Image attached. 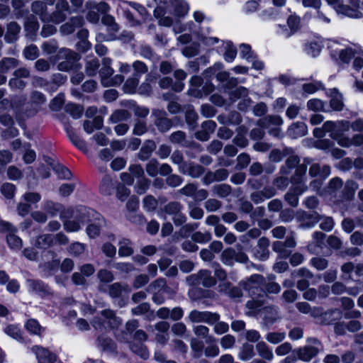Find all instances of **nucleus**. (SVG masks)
Instances as JSON below:
<instances>
[{
	"instance_id": "f257e3e1",
	"label": "nucleus",
	"mask_w": 363,
	"mask_h": 363,
	"mask_svg": "<svg viewBox=\"0 0 363 363\" xmlns=\"http://www.w3.org/2000/svg\"><path fill=\"white\" fill-rule=\"evenodd\" d=\"M246 186L254 190L250 195V199L255 204L263 203L265 200L274 197L277 194L275 187L272 186H266L262 189L263 184L260 179L249 178L247 181Z\"/></svg>"
},
{
	"instance_id": "f03ea898",
	"label": "nucleus",
	"mask_w": 363,
	"mask_h": 363,
	"mask_svg": "<svg viewBox=\"0 0 363 363\" xmlns=\"http://www.w3.org/2000/svg\"><path fill=\"white\" fill-rule=\"evenodd\" d=\"M79 59L80 55L78 53L66 48H60L57 54L51 58L54 62L62 60L57 65L58 70L62 72H69L74 69L75 64Z\"/></svg>"
},
{
	"instance_id": "7ed1b4c3",
	"label": "nucleus",
	"mask_w": 363,
	"mask_h": 363,
	"mask_svg": "<svg viewBox=\"0 0 363 363\" xmlns=\"http://www.w3.org/2000/svg\"><path fill=\"white\" fill-rule=\"evenodd\" d=\"M111 60L108 57H104L102 60V67L99 70L101 83L105 86H118L124 81V77L121 74H116L112 77L114 70L111 67Z\"/></svg>"
},
{
	"instance_id": "20e7f679",
	"label": "nucleus",
	"mask_w": 363,
	"mask_h": 363,
	"mask_svg": "<svg viewBox=\"0 0 363 363\" xmlns=\"http://www.w3.org/2000/svg\"><path fill=\"white\" fill-rule=\"evenodd\" d=\"M263 284H264V277L258 274H253L240 283V285L248 292L250 297L263 296Z\"/></svg>"
},
{
	"instance_id": "39448f33",
	"label": "nucleus",
	"mask_w": 363,
	"mask_h": 363,
	"mask_svg": "<svg viewBox=\"0 0 363 363\" xmlns=\"http://www.w3.org/2000/svg\"><path fill=\"white\" fill-rule=\"evenodd\" d=\"M330 167L328 164L312 163L308 170V174L311 177L317 179L311 182V186L316 189H320L322 181L330 174Z\"/></svg>"
},
{
	"instance_id": "423d86ee",
	"label": "nucleus",
	"mask_w": 363,
	"mask_h": 363,
	"mask_svg": "<svg viewBox=\"0 0 363 363\" xmlns=\"http://www.w3.org/2000/svg\"><path fill=\"white\" fill-rule=\"evenodd\" d=\"M151 116L153 118L154 125L161 133L168 132L173 126L172 120L167 117V113L164 109H152Z\"/></svg>"
},
{
	"instance_id": "0eeeda50",
	"label": "nucleus",
	"mask_w": 363,
	"mask_h": 363,
	"mask_svg": "<svg viewBox=\"0 0 363 363\" xmlns=\"http://www.w3.org/2000/svg\"><path fill=\"white\" fill-rule=\"evenodd\" d=\"M220 318L218 313L211 311H200L198 310H192L188 315L189 320L192 323H206L213 325Z\"/></svg>"
},
{
	"instance_id": "6e6552de",
	"label": "nucleus",
	"mask_w": 363,
	"mask_h": 363,
	"mask_svg": "<svg viewBox=\"0 0 363 363\" xmlns=\"http://www.w3.org/2000/svg\"><path fill=\"white\" fill-rule=\"evenodd\" d=\"M183 206L179 201H170L164 206V211L172 216V220L176 226H180L186 222L187 217L182 213Z\"/></svg>"
},
{
	"instance_id": "1a4fd4ad",
	"label": "nucleus",
	"mask_w": 363,
	"mask_h": 363,
	"mask_svg": "<svg viewBox=\"0 0 363 363\" xmlns=\"http://www.w3.org/2000/svg\"><path fill=\"white\" fill-rule=\"evenodd\" d=\"M260 315L262 317L260 324L263 328L267 330L281 318L279 308L274 305L263 307Z\"/></svg>"
},
{
	"instance_id": "9d476101",
	"label": "nucleus",
	"mask_w": 363,
	"mask_h": 363,
	"mask_svg": "<svg viewBox=\"0 0 363 363\" xmlns=\"http://www.w3.org/2000/svg\"><path fill=\"white\" fill-rule=\"evenodd\" d=\"M67 13H71V9L67 0H58L55 4V10L48 15V22L59 24L67 18Z\"/></svg>"
},
{
	"instance_id": "9b49d317",
	"label": "nucleus",
	"mask_w": 363,
	"mask_h": 363,
	"mask_svg": "<svg viewBox=\"0 0 363 363\" xmlns=\"http://www.w3.org/2000/svg\"><path fill=\"white\" fill-rule=\"evenodd\" d=\"M350 4H338L335 6L337 13L350 18H361L363 16L359 11V0H349Z\"/></svg>"
},
{
	"instance_id": "f8f14e48",
	"label": "nucleus",
	"mask_w": 363,
	"mask_h": 363,
	"mask_svg": "<svg viewBox=\"0 0 363 363\" xmlns=\"http://www.w3.org/2000/svg\"><path fill=\"white\" fill-rule=\"evenodd\" d=\"M322 218V215L317 212L309 213L307 211L298 212L297 220L300 223L299 228H310L313 227Z\"/></svg>"
},
{
	"instance_id": "ddd939ff",
	"label": "nucleus",
	"mask_w": 363,
	"mask_h": 363,
	"mask_svg": "<svg viewBox=\"0 0 363 363\" xmlns=\"http://www.w3.org/2000/svg\"><path fill=\"white\" fill-rule=\"evenodd\" d=\"M218 291L235 301H240L243 296L241 287L240 286H233L230 281L220 284L218 285Z\"/></svg>"
},
{
	"instance_id": "4468645a",
	"label": "nucleus",
	"mask_w": 363,
	"mask_h": 363,
	"mask_svg": "<svg viewBox=\"0 0 363 363\" xmlns=\"http://www.w3.org/2000/svg\"><path fill=\"white\" fill-rule=\"evenodd\" d=\"M26 284L30 292L41 298H45L51 294L49 286L42 280L28 279L26 281Z\"/></svg>"
},
{
	"instance_id": "2eb2a0df",
	"label": "nucleus",
	"mask_w": 363,
	"mask_h": 363,
	"mask_svg": "<svg viewBox=\"0 0 363 363\" xmlns=\"http://www.w3.org/2000/svg\"><path fill=\"white\" fill-rule=\"evenodd\" d=\"M270 241L267 237H262L257 240V245L252 249L254 257L260 260L265 261L269 257V247Z\"/></svg>"
},
{
	"instance_id": "dca6fc26",
	"label": "nucleus",
	"mask_w": 363,
	"mask_h": 363,
	"mask_svg": "<svg viewBox=\"0 0 363 363\" xmlns=\"http://www.w3.org/2000/svg\"><path fill=\"white\" fill-rule=\"evenodd\" d=\"M228 176V170L224 168L218 169L215 171L208 170L202 178V182L205 185H209L214 182L225 181Z\"/></svg>"
},
{
	"instance_id": "f3484780",
	"label": "nucleus",
	"mask_w": 363,
	"mask_h": 363,
	"mask_svg": "<svg viewBox=\"0 0 363 363\" xmlns=\"http://www.w3.org/2000/svg\"><path fill=\"white\" fill-rule=\"evenodd\" d=\"M84 23V19L82 16H72L68 21L60 27V33L62 35L72 34L77 28H82Z\"/></svg>"
},
{
	"instance_id": "a211bd4d",
	"label": "nucleus",
	"mask_w": 363,
	"mask_h": 363,
	"mask_svg": "<svg viewBox=\"0 0 363 363\" xmlns=\"http://www.w3.org/2000/svg\"><path fill=\"white\" fill-rule=\"evenodd\" d=\"M60 213L62 219L67 220L72 218H75L80 220L82 223H84L85 221L86 215L89 214L90 212L87 211L85 207L80 206L77 208H68L65 209L62 208Z\"/></svg>"
},
{
	"instance_id": "6ab92c4d",
	"label": "nucleus",
	"mask_w": 363,
	"mask_h": 363,
	"mask_svg": "<svg viewBox=\"0 0 363 363\" xmlns=\"http://www.w3.org/2000/svg\"><path fill=\"white\" fill-rule=\"evenodd\" d=\"M169 140L173 144H178L186 147H192L194 148L198 149L199 151L202 150L200 144L195 142H188L186 140V134L182 130H177L172 133L169 136Z\"/></svg>"
},
{
	"instance_id": "aec40b11",
	"label": "nucleus",
	"mask_w": 363,
	"mask_h": 363,
	"mask_svg": "<svg viewBox=\"0 0 363 363\" xmlns=\"http://www.w3.org/2000/svg\"><path fill=\"white\" fill-rule=\"evenodd\" d=\"M206 172V168L201 164L193 162H189L182 168L180 167L181 174L188 175L193 179H198L203 175L204 176Z\"/></svg>"
},
{
	"instance_id": "412c9836",
	"label": "nucleus",
	"mask_w": 363,
	"mask_h": 363,
	"mask_svg": "<svg viewBox=\"0 0 363 363\" xmlns=\"http://www.w3.org/2000/svg\"><path fill=\"white\" fill-rule=\"evenodd\" d=\"M262 296L251 297V299L245 303V315L249 317H255L261 313L262 308L264 304V300Z\"/></svg>"
},
{
	"instance_id": "4be33fe9",
	"label": "nucleus",
	"mask_w": 363,
	"mask_h": 363,
	"mask_svg": "<svg viewBox=\"0 0 363 363\" xmlns=\"http://www.w3.org/2000/svg\"><path fill=\"white\" fill-rule=\"evenodd\" d=\"M35 353L38 363H55L57 356L46 348L35 345L31 348Z\"/></svg>"
},
{
	"instance_id": "5701e85b",
	"label": "nucleus",
	"mask_w": 363,
	"mask_h": 363,
	"mask_svg": "<svg viewBox=\"0 0 363 363\" xmlns=\"http://www.w3.org/2000/svg\"><path fill=\"white\" fill-rule=\"evenodd\" d=\"M359 188L358 184L354 180H347L341 191L340 198L335 199V203H340L344 201H351L354 196L355 191Z\"/></svg>"
},
{
	"instance_id": "b1692460",
	"label": "nucleus",
	"mask_w": 363,
	"mask_h": 363,
	"mask_svg": "<svg viewBox=\"0 0 363 363\" xmlns=\"http://www.w3.org/2000/svg\"><path fill=\"white\" fill-rule=\"evenodd\" d=\"M283 123L282 118L279 115H268L259 119L257 125L262 128H271L281 126Z\"/></svg>"
},
{
	"instance_id": "393cba45",
	"label": "nucleus",
	"mask_w": 363,
	"mask_h": 363,
	"mask_svg": "<svg viewBox=\"0 0 363 363\" xmlns=\"http://www.w3.org/2000/svg\"><path fill=\"white\" fill-rule=\"evenodd\" d=\"M318 349L314 346H305L295 350L298 359L309 362L318 354Z\"/></svg>"
},
{
	"instance_id": "a878e982",
	"label": "nucleus",
	"mask_w": 363,
	"mask_h": 363,
	"mask_svg": "<svg viewBox=\"0 0 363 363\" xmlns=\"http://www.w3.org/2000/svg\"><path fill=\"white\" fill-rule=\"evenodd\" d=\"M342 318V311L340 309H331L326 312L323 313L320 318L319 324L321 325H331L335 323L337 320Z\"/></svg>"
},
{
	"instance_id": "bb28decb",
	"label": "nucleus",
	"mask_w": 363,
	"mask_h": 363,
	"mask_svg": "<svg viewBox=\"0 0 363 363\" xmlns=\"http://www.w3.org/2000/svg\"><path fill=\"white\" fill-rule=\"evenodd\" d=\"M311 163L309 158H305L303 164H298L296 167L295 172L291 177V182L293 184H300L303 182V178L306 176L307 171V166Z\"/></svg>"
},
{
	"instance_id": "cd10ccee",
	"label": "nucleus",
	"mask_w": 363,
	"mask_h": 363,
	"mask_svg": "<svg viewBox=\"0 0 363 363\" xmlns=\"http://www.w3.org/2000/svg\"><path fill=\"white\" fill-rule=\"evenodd\" d=\"M21 30V26L15 22L11 21L6 26V33L4 36L6 42L13 43L18 38V35Z\"/></svg>"
},
{
	"instance_id": "c85d7f7f",
	"label": "nucleus",
	"mask_w": 363,
	"mask_h": 363,
	"mask_svg": "<svg viewBox=\"0 0 363 363\" xmlns=\"http://www.w3.org/2000/svg\"><path fill=\"white\" fill-rule=\"evenodd\" d=\"M156 143L152 140H147L138 153V158L141 161H146L150 158L156 149Z\"/></svg>"
},
{
	"instance_id": "c756f323",
	"label": "nucleus",
	"mask_w": 363,
	"mask_h": 363,
	"mask_svg": "<svg viewBox=\"0 0 363 363\" xmlns=\"http://www.w3.org/2000/svg\"><path fill=\"white\" fill-rule=\"evenodd\" d=\"M60 264V259H53L51 261L40 263L38 267L40 269L43 276L48 277L52 276L57 271Z\"/></svg>"
},
{
	"instance_id": "7c9ffc66",
	"label": "nucleus",
	"mask_w": 363,
	"mask_h": 363,
	"mask_svg": "<svg viewBox=\"0 0 363 363\" xmlns=\"http://www.w3.org/2000/svg\"><path fill=\"white\" fill-rule=\"evenodd\" d=\"M24 28L26 32V35L30 38L35 36L39 29V23L35 16L30 14L27 16L24 22Z\"/></svg>"
},
{
	"instance_id": "2f4dec72",
	"label": "nucleus",
	"mask_w": 363,
	"mask_h": 363,
	"mask_svg": "<svg viewBox=\"0 0 363 363\" xmlns=\"http://www.w3.org/2000/svg\"><path fill=\"white\" fill-rule=\"evenodd\" d=\"M31 11L39 16L42 22H48V7L46 4L41 1H35L31 4Z\"/></svg>"
},
{
	"instance_id": "473e14b6",
	"label": "nucleus",
	"mask_w": 363,
	"mask_h": 363,
	"mask_svg": "<svg viewBox=\"0 0 363 363\" xmlns=\"http://www.w3.org/2000/svg\"><path fill=\"white\" fill-rule=\"evenodd\" d=\"M300 163V158L298 155H292L288 157L284 164L279 169V174L289 175L292 169Z\"/></svg>"
},
{
	"instance_id": "72a5a7b5",
	"label": "nucleus",
	"mask_w": 363,
	"mask_h": 363,
	"mask_svg": "<svg viewBox=\"0 0 363 363\" xmlns=\"http://www.w3.org/2000/svg\"><path fill=\"white\" fill-rule=\"evenodd\" d=\"M131 312L135 315H143L148 320H152L155 318L154 311L150 309V305L147 302L142 303L132 308Z\"/></svg>"
},
{
	"instance_id": "f704fd0d",
	"label": "nucleus",
	"mask_w": 363,
	"mask_h": 363,
	"mask_svg": "<svg viewBox=\"0 0 363 363\" xmlns=\"http://www.w3.org/2000/svg\"><path fill=\"white\" fill-rule=\"evenodd\" d=\"M129 288L125 284L116 282L108 286V294L112 298H120L123 293H128Z\"/></svg>"
},
{
	"instance_id": "c9c22d12",
	"label": "nucleus",
	"mask_w": 363,
	"mask_h": 363,
	"mask_svg": "<svg viewBox=\"0 0 363 363\" xmlns=\"http://www.w3.org/2000/svg\"><path fill=\"white\" fill-rule=\"evenodd\" d=\"M255 355L254 345L249 342H244L239 349L238 358L243 362L252 359Z\"/></svg>"
},
{
	"instance_id": "e433bc0d",
	"label": "nucleus",
	"mask_w": 363,
	"mask_h": 363,
	"mask_svg": "<svg viewBox=\"0 0 363 363\" xmlns=\"http://www.w3.org/2000/svg\"><path fill=\"white\" fill-rule=\"evenodd\" d=\"M133 243L128 238H122L118 242V255L120 257H129L133 255Z\"/></svg>"
},
{
	"instance_id": "4c0bfd02",
	"label": "nucleus",
	"mask_w": 363,
	"mask_h": 363,
	"mask_svg": "<svg viewBox=\"0 0 363 363\" xmlns=\"http://www.w3.org/2000/svg\"><path fill=\"white\" fill-rule=\"evenodd\" d=\"M101 314L105 318L111 328H117L122 323V320L119 317H117L115 312L112 310H104L101 312Z\"/></svg>"
},
{
	"instance_id": "58836bf2",
	"label": "nucleus",
	"mask_w": 363,
	"mask_h": 363,
	"mask_svg": "<svg viewBox=\"0 0 363 363\" xmlns=\"http://www.w3.org/2000/svg\"><path fill=\"white\" fill-rule=\"evenodd\" d=\"M256 350L259 356L262 359L271 361L274 358L272 350L264 341L258 342L255 345Z\"/></svg>"
},
{
	"instance_id": "ea45409f",
	"label": "nucleus",
	"mask_w": 363,
	"mask_h": 363,
	"mask_svg": "<svg viewBox=\"0 0 363 363\" xmlns=\"http://www.w3.org/2000/svg\"><path fill=\"white\" fill-rule=\"evenodd\" d=\"M209 328L203 325H198L193 327V332L197 337H202L206 340V343L216 342V339L209 335Z\"/></svg>"
},
{
	"instance_id": "a19ab883",
	"label": "nucleus",
	"mask_w": 363,
	"mask_h": 363,
	"mask_svg": "<svg viewBox=\"0 0 363 363\" xmlns=\"http://www.w3.org/2000/svg\"><path fill=\"white\" fill-rule=\"evenodd\" d=\"M299 187L290 189L284 195V200L291 207H297L298 205V196L303 193Z\"/></svg>"
},
{
	"instance_id": "79ce46f5",
	"label": "nucleus",
	"mask_w": 363,
	"mask_h": 363,
	"mask_svg": "<svg viewBox=\"0 0 363 363\" xmlns=\"http://www.w3.org/2000/svg\"><path fill=\"white\" fill-rule=\"evenodd\" d=\"M147 291H163L170 293L172 291L169 286H167L166 279L164 278H158L151 282L147 288Z\"/></svg>"
},
{
	"instance_id": "37998d69",
	"label": "nucleus",
	"mask_w": 363,
	"mask_h": 363,
	"mask_svg": "<svg viewBox=\"0 0 363 363\" xmlns=\"http://www.w3.org/2000/svg\"><path fill=\"white\" fill-rule=\"evenodd\" d=\"M100 66L99 60L94 57H87L85 64V72L89 77L95 76Z\"/></svg>"
},
{
	"instance_id": "c03bdc74",
	"label": "nucleus",
	"mask_w": 363,
	"mask_h": 363,
	"mask_svg": "<svg viewBox=\"0 0 363 363\" xmlns=\"http://www.w3.org/2000/svg\"><path fill=\"white\" fill-rule=\"evenodd\" d=\"M130 112L126 109H118L112 113L109 118L111 123H118L119 122L126 121L130 118Z\"/></svg>"
},
{
	"instance_id": "a18cd8bd",
	"label": "nucleus",
	"mask_w": 363,
	"mask_h": 363,
	"mask_svg": "<svg viewBox=\"0 0 363 363\" xmlns=\"http://www.w3.org/2000/svg\"><path fill=\"white\" fill-rule=\"evenodd\" d=\"M54 243V237L51 234H43L36 238L35 246L41 248L47 249Z\"/></svg>"
},
{
	"instance_id": "49530a36",
	"label": "nucleus",
	"mask_w": 363,
	"mask_h": 363,
	"mask_svg": "<svg viewBox=\"0 0 363 363\" xmlns=\"http://www.w3.org/2000/svg\"><path fill=\"white\" fill-rule=\"evenodd\" d=\"M19 61L14 57H4L0 60V73H6L10 69L16 68Z\"/></svg>"
},
{
	"instance_id": "de8ad7c7",
	"label": "nucleus",
	"mask_w": 363,
	"mask_h": 363,
	"mask_svg": "<svg viewBox=\"0 0 363 363\" xmlns=\"http://www.w3.org/2000/svg\"><path fill=\"white\" fill-rule=\"evenodd\" d=\"M96 344L99 347L105 351H113L116 349L115 342L104 335L98 337Z\"/></svg>"
},
{
	"instance_id": "09e8293b",
	"label": "nucleus",
	"mask_w": 363,
	"mask_h": 363,
	"mask_svg": "<svg viewBox=\"0 0 363 363\" xmlns=\"http://www.w3.org/2000/svg\"><path fill=\"white\" fill-rule=\"evenodd\" d=\"M212 192L220 198H226L232 193V187L227 184H216L212 187Z\"/></svg>"
},
{
	"instance_id": "8fccbe9b",
	"label": "nucleus",
	"mask_w": 363,
	"mask_h": 363,
	"mask_svg": "<svg viewBox=\"0 0 363 363\" xmlns=\"http://www.w3.org/2000/svg\"><path fill=\"white\" fill-rule=\"evenodd\" d=\"M289 131L293 137L297 138L306 135L308 132V129L306 125L303 122H297L290 126Z\"/></svg>"
},
{
	"instance_id": "3c124183",
	"label": "nucleus",
	"mask_w": 363,
	"mask_h": 363,
	"mask_svg": "<svg viewBox=\"0 0 363 363\" xmlns=\"http://www.w3.org/2000/svg\"><path fill=\"white\" fill-rule=\"evenodd\" d=\"M200 282L205 287H211L216 284V279L212 277L211 272L206 269L199 271Z\"/></svg>"
},
{
	"instance_id": "603ef678",
	"label": "nucleus",
	"mask_w": 363,
	"mask_h": 363,
	"mask_svg": "<svg viewBox=\"0 0 363 363\" xmlns=\"http://www.w3.org/2000/svg\"><path fill=\"white\" fill-rule=\"evenodd\" d=\"M190 345L193 357L194 358H200L204 351L203 342L196 337H193L191 339Z\"/></svg>"
},
{
	"instance_id": "864d4df0",
	"label": "nucleus",
	"mask_w": 363,
	"mask_h": 363,
	"mask_svg": "<svg viewBox=\"0 0 363 363\" xmlns=\"http://www.w3.org/2000/svg\"><path fill=\"white\" fill-rule=\"evenodd\" d=\"M199 116L195 110L189 107L185 112V121L191 130H194L197 126Z\"/></svg>"
},
{
	"instance_id": "5fc2aeb1",
	"label": "nucleus",
	"mask_w": 363,
	"mask_h": 363,
	"mask_svg": "<svg viewBox=\"0 0 363 363\" xmlns=\"http://www.w3.org/2000/svg\"><path fill=\"white\" fill-rule=\"evenodd\" d=\"M343 182L339 177H334L330 180L328 185V191L329 194L335 199L337 191L342 188Z\"/></svg>"
},
{
	"instance_id": "6e6d98bb",
	"label": "nucleus",
	"mask_w": 363,
	"mask_h": 363,
	"mask_svg": "<svg viewBox=\"0 0 363 363\" xmlns=\"http://www.w3.org/2000/svg\"><path fill=\"white\" fill-rule=\"evenodd\" d=\"M172 4L174 7L175 14L179 17L184 16L189 11V5L183 0H173Z\"/></svg>"
},
{
	"instance_id": "4d7b16f0",
	"label": "nucleus",
	"mask_w": 363,
	"mask_h": 363,
	"mask_svg": "<svg viewBox=\"0 0 363 363\" xmlns=\"http://www.w3.org/2000/svg\"><path fill=\"white\" fill-rule=\"evenodd\" d=\"M4 333L14 340L23 342L24 340L20 328L15 325H9L4 328Z\"/></svg>"
},
{
	"instance_id": "13d9d810",
	"label": "nucleus",
	"mask_w": 363,
	"mask_h": 363,
	"mask_svg": "<svg viewBox=\"0 0 363 363\" xmlns=\"http://www.w3.org/2000/svg\"><path fill=\"white\" fill-rule=\"evenodd\" d=\"M105 222L103 219H99L97 223H91L86 228V233L91 238H94L99 235L101 228L104 226Z\"/></svg>"
},
{
	"instance_id": "bf43d9fd",
	"label": "nucleus",
	"mask_w": 363,
	"mask_h": 363,
	"mask_svg": "<svg viewBox=\"0 0 363 363\" xmlns=\"http://www.w3.org/2000/svg\"><path fill=\"white\" fill-rule=\"evenodd\" d=\"M150 184H151V181L146 177L140 178L137 180V182L134 186V191L138 194H140V195L144 194H145L147 190L149 189Z\"/></svg>"
},
{
	"instance_id": "052dcab7",
	"label": "nucleus",
	"mask_w": 363,
	"mask_h": 363,
	"mask_svg": "<svg viewBox=\"0 0 363 363\" xmlns=\"http://www.w3.org/2000/svg\"><path fill=\"white\" fill-rule=\"evenodd\" d=\"M330 107L335 111H341L343 108L342 96L336 89L331 91Z\"/></svg>"
},
{
	"instance_id": "680f3d73",
	"label": "nucleus",
	"mask_w": 363,
	"mask_h": 363,
	"mask_svg": "<svg viewBox=\"0 0 363 363\" xmlns=\"http://www.w3.org/2000/svg\"><path fill=\"white\" fill-rule=\"evenodd\" d=\"M62 205L52 201H47L43 205V209L50 216H55L61 211Z\"/></svg>"
},
{
	"instance_id": "e2e57ef3",
	"label": "nucleus",
	"mask_w": 363,
	"mask_h": 363,
	"mask_svg": "<svg viewBox=\"0 0 363 363\" xmlns=\"http://www.w3.org/2000/svg\"><path fill=\"white\" fill-rule=\"evenodd\" d=\"M41 49L43 52L46 55H57L58 50H60L58 49L57 41L54 39L44 42L41 45Z\"/></svg>"
},
{
	"instance_id": "0e129e2a",
	"label": "nucleus",
	"mask_w": 363,
	"mask_h": 363,
	"mask_svg": "<svg viewBox=\"0 0 363 363\" xmlns=\"http://www.w3.org/2000/svg\"><path fill=\"white\" fill-rule=\"evenodd\" d=\"M235 250L233 248L224 250L220 255L222 262L228 266H233L235 262Z\"/></svg>"
},
{
	"instance_id": "69168bd1",
	"label": "nucleus",
	"mask_w": 363,
	"mask_h": 363,
	"mask_svg": "<svg viewBox=\"0 0 363 363\" xmlns=\"http://www.w3.org/2000/svg\"><path fill=\"white\" fill-rule=\"evenodd\" d=\"M160 162L155 158L150 159L145 165L147 174L151 177H156L159 174Z\"/></svg>"
},
{
	"instance_id": "338daca9",
	"label": "nucleus",
	"mask_w": 363,
	"mask_h": 363,
	"mask_svg": "<svg viewBox=\"0 0 363 363\" xmlns=\"http://www.w3.org/2000/svg\"><path fill=\"white\" fill-rule=\"evenodd\" d=\"M67 133L72 143L79 150H84L86 148L85 142L79 138V137L70 128H67Z\"/></svg>"
},
{
	"instance_id": "774afa93",
	"label": "nucleus",
	"mask_w": 363,
	"mask_h": 363,
	"mask_svg": "<svg viewBox=\"0 0 363 363\" xmlns=\"http://www.w3.org/2000/svg\"><path fill=\"white\" fill-rule=\"evenodd\" d=\"M147 131V122L145 119L136 118L134 121L133 134L142 135Z\"/></svg>"
}]
</instances>
